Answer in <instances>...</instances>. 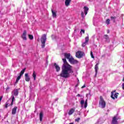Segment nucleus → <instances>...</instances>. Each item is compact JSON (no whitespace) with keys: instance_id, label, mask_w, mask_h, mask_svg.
Segmentation results:
<instances>
[{"instance_id":"obj_1","label":"nucleus","mask_w":124,"mask_h":124,"mask_svg":"<svg viewBox=\"0 0 124 124\" xmlns=\"http://www.w3.org/2000/svg\"><path fill=\"white\" fill-rule=\"evenodd\" d=\"M64 56L65 58L62 59L63 62L62 70L59 76L62 77V78H66L70 77V73H73L74 71L72 69V66L68 64L66 61V59L69 61L72 56H71L70 53H64Z\"/></svg>"},{"instance_id":"obj_2","label":"nucleus","mask_w":124,"mask_h":124,"mask_svg":"<svg viewBox=\"0 0 124 124\" xmlns=\"http://www.w3.org/2000/svg\"><path fill=\"white\" fill-rule=\"evenodd\" d=\"M99 104L100 106H101V108H105L106 106V102L104 101V99H103V97L102 96H100V100L99 101Z\"/></svg>"},{"instance_id":"obj_3","label":"nucleus","mask_w":124,"mask_h":124,"mask_svg":"<svg viewBox=\"0 0 124 124\" xmlns=\"http://www.w3.org/2000/svg\"><path fill=\"white\" fill-rule=\"evenodd\" d=\"M47 40V37L46 34H43L41 38V42L42 43V48H44L45 47V43H46V40Z\"/></svg>"},{"instance_id":"obj_4","label":"nucleus","mask_w":124,"mask_h":124,"mask_svg":"<svg viewBox=\"0 0 124 124\" xmlns=\"http://www.w3.org/2000/svg\"><path fill=\"white\" fill-rule=\"evenodd\" d=\"M85 56V53L83 51H78L76 53V57L78 59H81Z\"/></svg>"},{"instance_id":"obj_5","label":"nucleus","mask_w":124,"mask_h":124,"mask_svg":"<svg viewBox=\"0 0 124 124\" xmlns=\"http://www.w3.org/2000/svg\"><path fill=\"white\" fill-rule=\"evenodd\" d=\"M26 71V68L23 69L20 73L19 76L16 78V84H17L18 82H19V80L21 79V77L23 76V75L24 73H25V71Z\"/></svg>"},{"instance_id":"obj_6","label":"nucleus","mask_w":124,"mask_h":124,"mask_svg":"<svg viewBox=\"0 0 124 124\" xmlns=\"http://www.w3.org/2000/svg\"><path fill=\"white\" fill-rule=\"evenodd\" d=\"M116 93V90L113 91L111 92V95L110 97L112 99H115V98H118V94L119 93Z\"/></svg>"},{"instance_id":"obj_7","label":"nucleus","mask_w":124,"mask_h":124,"mask_svg":"<svg viewBox=\"0 0 124 124\" xmlns=\"http://www.w3.org/2000/svg\"><path fill=\"white\" fill-rule=\"evenodd\" d=\"M69 62L71 63V64H76V63H78V61L74 59L73 57H71L70 59L69 60Z\"/></svg>"},{"instance_id":"obj_8","label":"nucleus","mask_w":124,"mask_h":124,"mask_svg":"<svg viewBox=\"0 0 124 124\" xmlns=\"http://www.w3.org/2000/svg\"><path fill=\"white\" fill-rule=\"evenodd\" d=\"M80 104L81 105V107H83L84 104V108H87V107L88 106V100H86L85 101L84 100H81L80 101Z\"/></svg>"},{"instance_id":"obj_9","label":"nucleus","mask_w":124,"mask_h":124,"mask_svg":"<svg viewBox=\"0 0 124 124\" xmlns=\"http://www.w3.org/2000/svg\"><path fill=\"white\" fill-rule=\"evenodd\" d=\"M118 118H117V116H114L112 118V120L111 121V124H118Z\"/></svg>"},{"instance_id":"obj_10","label":"nucleus","mask_w":124,"mask_h":124,"mask_svg":"<svg viewBox=\"0 0 124 124\" xmlns=\"http://www.w3.org/2000/svg\"><path fill=\"white\" fill-rule=\"evenodd\" d=\"M26 35H27V31L26 30H24L21 36V38L23 40H27V37Z\"/></svg>"},{"instance_id":"obj_11","label":"nucleus","mask_w":124,"mask_h":124,"mask_svg":"<svg viewBox=\"0 0 124 124\" xmlns=\"http://www.w3.org/2000/svg\"><path fill=\"white\" fill-rule=\"evenodd\" d=\"M13 93L14 96H18V94H19V89H14Z\"/></svg>"},{"instance_id":"obj_12","label":"nucleus","mask_w":124,"mask_h":124,"mask_svg":"<svg viewBox=\"0 0 124 124\" xmlns=\"http://www.w3.org/2000/svg\"><path fill=\"white\" fill-rule=\"evenodd\" d=\"M25 81H26V82H30L31 78H30L29 74L26 73L25 74Z\"/></svg>"},{"instance_id":"obj_13","label":"nucleus","mask_w":124,"mask_h":124,"mask_svg":"<svg viewBox=\"0 0 124 124\" xmlns=\"http://www.w3.org/2000/svg\"><path fill=\"white\" fill-rule=\"evenodd\" d=\"M17 109H18V107H15L12 110V115H15L16 114V113H17Z\"/></svg>"},{"instance_id":"obj_14","label":"nucleus","mask_w":124,"mask_h":124,"mask_svg":"<svg viewBox=\"0 0 124 124\" xmlns=\"http://www.w3.org/2000/svg\"><path fill=\"white\" fill-rule=\"evenodd\" d=\"M54 65L56 69V71L57 72H59V71H60V70H61V67H60L59 66V65L58 64H57L56 63H54Z\"/></svg>"},{"instance_id":"obj_15","label":"nucleus","mask_w":124,"mask_h":124,"mask_svg":"<svg viewBox=\"0 0 124 124\" xmlns=\"http://www.w3.org/2000/svg\"><path fill=\"white\" fill-rule=\"evenodd\" d=\"M72 0H65V5L66 6H68L70 4Z\"/></svg>"},{"instance_id":"obj_16","label":"nucleus","mask_w":124,"mask_h":124,"mask_svg":"<svg viewBox=\"0 0 124 124\" xmlns=\"http://www.w3.org/2000/svg\"><path fill=\"white\" fill-rule=\"evenodd\" d=\"M83 9L84 10V14L85 15H87L88 14V11H89V8L87 6H84Z\"/></svg>"},{"instance_id":"obj_17","label":"nucleus","mask_w":124,"mask_h":124,"mask_svg":"<svg viewBox=\"0 0 124 124\" xmlns=\"http://www.w3.org/2000/svg\"><path fill=\"white\" fill-rule=\"evenodd\" d=\"M94 69H95V75H97V70H98V63H97L95 65Z\"/></svg>"},{"instance_id":"obj_18","label":"nucleus","mask_w":124,"mask_h":124,"mask_svg":"<svg viewBox=\"0 0 124 124\" xmlns=\"http://www.w3.org/2000/svg\"><path fill=\"white\" fill-rule=\"evenodd\" d=\"M51 12L52 14V17L53 18H56L57 17V13L55 12L53 10H51Z\"/></svg>"},{"instance_id":"obj_19","label":"nucleus","mask_w":124,"mask_h":124,"mask_svg":"<svg viewBox=\"0 0 124 124\" xmlns=\"http://www.w3.org/2000/svg\"><path fill=\"white\" fill-rule=\"evenodd\" d=\"M75 110H74V108H71L68 112V115H72L75 112Z\"/></svg>"},{"instance_id":"obj_20","label":"nucleus","mask_w":124,"mask_h":124,"mask_svg":"<svg viewBox=\"0 0 124 124\" xmlns=\"http://www.w3.org/2000/svg\"><path fill=\"white\" fill-rule=\"evenodd\" d=\"M39 118L40 122H42V120L43 119V112H41L40 113Z\"/></svg>"},{"instance_id":"obj_21","label":"nucleus","mask_w":124,"mask_h":124,"mask_svg":"<svg viewBox=\"0 0 124 124\" xmlns=\"http://www.w3.org/2000/svg\"><path fill=\"white\" fill-rule=\"evenodd\" d=\"M32 77L34 78V80H36V74H35V71H33Z\"/></svg>"},{"instance_id":"obj_22","label":"nucleus","mask_w":124,"mask_h":124,"mask_svg":"<svg viewBox=\"0 0 124 124\" xmlns=\"http://www.w3.org/2000/svg\"><path fill=\"white\" fill-rule=\"evenodd\" d=\"M15 100V97H14V96H13L12 99V102L11 103V106H12V105H13V103L14 102V101Z\"/></svg>"},{"instance_id":"obj_23","label":"nucleus","mask_w":124,"mask_h":124,"mask_svg":"<svg viewBox=\"0 0 124 124\" xmlns=\"http://www.w3.org/2000/svg\"><path fill=\"white\" fill-rule=\"evenodd\" d=\"M104 38L106 40H108L109 39V36H108V35L105 34L104 35Z\"/></svg>"},{"instance_id":"obj_24","label":"nucleus","mask_w":124,"mask_h":124,"mask_svg":"<svg viewBox=\"0 0 124 124\" xmlns=\"http://www.w3.org/2000/svg\"><path fill=\"white\" fill-rule=\"evenodd\" d=\"M29 38L31 39V40H32L33 39V36L32 35L29 34L28 35Z\"/></svg>"},{"instance_id":"obj_25","label":"nucleus","mask_w":124,"mask_h":124,"mask_svg":"<svg viewBox=\"0 0 124 124\" xmlns=\"http://www.w3.org/2000/svg\"><path fill=\"white\" fill-rule=\"evenodd\" d=\"M81 17L83 19L85 18V14L84 13V12L81 11Z\"/></svg>"},{"instance_id":"obj_26","label":"nucleus","mask_w":124,"mask_h":124,"mask_svg":"<svg viewBox=\"0 0 124 124\" xmlns=\"http://www.w3.org/2000/svg\"><path fill=\"white\" fill-rule=\"evenodd\" d=\"M110 19H111V20H113V22H115V20H116V19H117V17H116V16H110Z\"/></svg>"},{"instance_id":"obj_27","label":"nucleus","mask_w":124,"mask_h":124,"mask_svg":"<svg viewBox=\"0 0 124 124\" xmlns=\"http://www.w3.org/2000/svg\"><path fill=\"white\" fill-rule=\"evenodd\" d=\"M106 24H107V25H109L110 24V19H107L106 20Z\"/></svg>"},{"instance_id":"obj_28","label":"nucleus","mask_w":124,"mask_h":124,"mask_svg":"<svg viewBox=\"0 0 124 124\" xmlns=\"http://www.w3.org/2000/svg\"><path fill=\"white\" fill-rule=\"evenodd\" d=\"M89 36L86 37L85 38V42H86V43H88L89 42Z\"/></svg>"},{"instance_id":"obj_29","label":"nucleus","mask_w":124,"mask_h":124,"mask_svg":"<svg viewBox=\"0 0 124 124\" xmlns=\"http://www.w3.org/2000/svg\"><path fill=\"white\" fill-rule=\"evenodd\" d=\"M87 43H86V42L83 43L81 45L82 47H85L86 45H87Z\"/></svg>"},{"instance_id":"obj_30","label":"nucleus","mask_w":124,"mask_h":124,"mask_svg":"<svg viewBox=\"0 0 124 124\" xmlns=\"http://www.w3.org/2000/svg\"><path fill=\"white\" fill-rule=\"evenodd\" d=\"M90 55L91 56V58H92V59H94V56H93V51H91L90 53Z\"/></svg>"},{"instance_id":"obj_31","label":"nucleus","mask_w":124,"mask_h":124,"mask_svg":"<svg viewBox=\"0 0 124 124\" xmlns=\"http://www.w3.org/2000/svg\"><path fill=\"white\" fill-rule=\"evenodd\" d=\"M80 120V118L79 117L77 119H75V122H79V121Z\"/></svg>"},{"instance_id":"obj_32","label":"nucleus","mask_w":124,"mask_h":124,"mask_svg":"<svg viewBox=\"0 0 124 124\" xmlns=\"http://www.w3.org/2000/svg\"><path fill=\"white\" fill-rule=\"evenodd\" d=\"M81 31H82L83 34L85 33V30H83V29H81Z\"/></svg>"},{"instance_id":"obj_33","label":"nucleus","mask_w":124,"mask_h":124,"mask_svg":"<svg viewBox=\"0 0 124 124\" xmlns=\"http://www.w3.org/2000/svg\"><path fill=\"white\" fill-rule=\"evenodd\" d=\"M84 88H86V85H84L83 86H82L81 87V89H84Z\"/></svg>"},{"instance_id":"obj_34","label":"nucleus","mask_w":124,"mask_h":124,"mask_svg":"<svg viewBox=\"0 0 124 124\" xmlns=\"http://www.w3.org/2000/svg\"><path fill=\"white\" fill-rule=\"evenodd\" d=\"M8 107V104L7 103L5 105V108H7Z\"/></svg>"},{"instance_id":"obj_35","label":"nucleus","mask_w":124,"mask_h":124,"mask_svg":"<svg viewBox=\"0 0 124 124\" xmlns=\"http://www.w3.org/2000/svg\"><path fill=\"white\" fill-rule=\"evenodd\" d=\"M122 89L123 90H124V83L122 84Z\"/></svg>"},{"instance_id":"obj_36","label":"nucleus","mask_w":124,"mask_h":124,"mask_svg":"<svg viewBox=\"0 0 124 124\" xmlns=\"http://www.w3.org/2000/svg\"><path fill=\"white\" fill-rule=\"evenodd\" d=\"M1 99H2V96L0 97V102L1 101Z\"/></svg>"},{"instance_id":"obj_37","label":"nucleus","mask_w":124,"mask_h":124,"mask_svg":"<svg viewBox=\"0 0 124 124\" xmlns=\"http://www.w3.org/2000/svg\"><path fill=\"white\" fill-rule=\"evenodd\" d=\"M77 96H78V97H80V96H81V95H80V94H78Z\"/></svg>"},{"instance_id":"obj_38","label":"nucleus","mask_w":124,"mask_h":124,"mask_svg":"<svg viewBox=\"0 0 124 124\" xmlns=\"http://www.w3.org/2000/svg\"><path fill=\"white\" fill-rule=\"evenodd\" d=\"M109 32H110V31H109V30H108L107 33H109Z\"/></svg>"},{"instance_id":"obj_39","label":"nucleus","mask_w":124,"mask_h":124,"mask_svg":"<svg viewBox=\"0 0 124 124\" xmlns=\"http://www.w3.org/2000/svg\"><path fill=\"white\" fill-rule=\"evenodd\" d=\"M76 87H78V84H77V85H76Z\"/></svg>"},{"instance_id":"obj_40","label":"nucleus","mask_w":124,"mask_h":124,"mask_svg":"<svg viewBox=\"0 0 124 124\" xmlns=\"http://www.w3.org/2000/svg\"><path fill=\"white\" fill-rule=\"evenodd\" d=\"M69 124H74L71 123H69Z\"/></svg>"}]
</instances>
